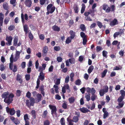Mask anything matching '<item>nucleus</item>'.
I'll list each match as a JSON object with an SVG mask.
<instances>
[{"mask_svg":"<svg viewBox=\"0 0 125 125\" xmlns=\"http://www.w3.org/2000/svg\"><path fill=\"white\" fill-rule=\"evenodd\" d=\"M31 93L29 91H28L26 94V96L28 98H30V100H26L25 104L26 106L29 109L31 108V106H34L35 103V99L34 98L31 97Z\"/></svg>","mask_w":125,"mask_h":125,"instance_id":"nucleus-2","label":"nucleus"},{"mask_svg":"<svg viewBox=\"0 0 125 125\" xmlns=\"http://www.w3.org/2000/svg\"><path fill=\"white\" fill-rule=\"evenodd\" d=\"M95 92L96 91L94 88H92L91 89V92L92 94H95Z\"/></svg>","mask_w":125,"mask_h":125,"instance_id":"nucleus-61","label":"nucleus"},{"mask_svg":"<svg viewBox=\"0 0 125 125\" xmlns=\"http://www.w3.org/2000/svg\"><path fill=\"white\" fill-rule=\"evenodd\" d=\"M48 51V47L47 46L43 47L42 50V56L44 57L46 56Z\"/></svg>","mask_w":125,"mask_h":125,"instance_id":"nucleus-12","label":"nucleus"},{"mask_svg":"<svg viewBox=\"0 0 125 125\" xmlns=\"http://www.w3.org/2000/svg\"><path fill=\"white\" fill-rule=\"evenodd\" d=\"M48 114V112L47 110L44 111L42 114V117L43 118H45L46 117Z\"/></svg>","mask_w":125,"mask_h":125,"instance_id":"nucleus-38","label":"nucleus"},{"mask_svg":"<svg viewBox=\"0 0 125 125\" xmlns=\"http://www.w3.org/2000/svg\"><path fill=\"white\" fill-rule=\"evenodd\" d=\"M52 28L54 31H59L60 30V28L56 25L53 26L52 27Z\"/></svg>","mask_w":125,"mask_h":125,"instance_id":"nucleus-23","label":"nucleus"},{"mask_svg":"<svg viewBox=\"0 0 125 125\" xmlns=\"http://www.w3.org/2000/svg\"><path fill=\"white\" fill-rule=\"evenodd\" d=\"M37 100L38 102H39L41 100V98L42 97V95L41 94H38L37 95Z\"/></svg>","mask_w":125,"mask_h":125,"instance_id":"nucleus-39","label":"nucleus"},{"mask_svg":"<svg viewBox=\"0 0 125 125\" xmlns=\"http://www.w3.org/2000/svg\"><path fill=\"white\" fill-rule=\"evenodd\" d=\"M29 28L28 27V26L27 24H25L23 26V30L25 32V34H27L28 32V37L32 41L34 37L31 33V31H28V30Z\"/></svg>","mask_w":125,"mask_h":125,"instance_id":"nucleus-4","label":"nucleus"},{"mask_svg":"<svg viewBox=\"0 0 125 125\" xmlns=\"http://www.w3.org/2000/svg\"><path fill=\"white\" fill-rule=\"evenodd\" d=\"M10 19L9 18H6L4 20V22L6 24H7L9 21Z\"/></svg>","mask_w":125,"mask_h":125,"instance_id":"nucleus-63","label":"nucleus"},{"mask_svg":"<svg viewBox=\"0 0 125 125\" xmlns=\"http://www.w3.org/2000/svg\"><path fill=\"white\" fill-rule=\"evenodd\" d=\"M85 98H86L87 101H89L90 100V96L89 94H86Z\"/></svg>","mask_w":125,"mask_h":125,"instance_id":"nucleus-46","label":"nucleus"},{"mask_svg":"<svg viewBox=\"0 0 125 125\" xmlns=\"http://www.w3.org/2000/svg\"><path fill=\"white\" fill-rule=\"evenodd\" d=\"M15 111L13 108L11 109V110L9 113L10 115H13L15 114Z\"/></svg>","mask_w":125,"mask_h":125,"instance_id":"nucleus-34","label":"nucleus"},{"mask_svg":"<svg viewBox=\"0 0 125 125\" xmlns=\"http://www.w3.org/2000/svg\"><path fill=\"white\" fill-rule=\"evenodd\" d=\"M72 39H72L70 37H68L67 38L66 41V44H69L71 42L72 40Z\"/></svg>","mask_w":125,"mask_h":125,"instance_id":"nucleus-36","label":"nucleus"},{"mask_svg":"<svg viewBox=\"0 0 125 125\" xmlns=\"http://www.w3.org/2000/svg\"><path fill=\"white\" fill-rule=\"evenodd\" d=\"M107 69H105L103 71V72L101 73V77L104 78L105 76L107 73Z\"/></svg>","mask_w":125,"mask_h":125,"instance_id":"nucleus-30","label":"nucleus"},{"mask_svg":"<svg viewBox=\"0 0 125 125\" xmlns=\"http://www.w3.org/2000/svg\"><path fill=\"white\" fill-rule=\"evenodd\" d=\"M120 92L121 95L119 97L117 100L118 102H121L122 101L125 96V91L124 90H121Z\"/></svg>","mask_w":125,"mask_h":125,"instance_id":"nucleus-7","label":"nucleus"},{"mask_svg":"<svg viewBox=\"0 0 125 125\" xmlns=\"http://www.w3.org/2000/svg\"><path fill=\"white\" fill-rule=\"evenodd\" d=\"M106 43L107 46L108 47L110 46L111 45L110 41L109 40H107Z\"/></svg>","mask_w":125,"mask_h":125,"instance_id":"nucleus-54","label":"nucleus"},{"mask_svg":"<svg viewBox=\"0 0 125 125\" xmlns=\"http://www.w3.org/2000/svg\"><path fill=\"white\" fill-rule=\"evenodd\" d=\"M6 66H4L3 64H1L0 65V71H3L6 68Z\"/></svg>","mask_w":125,"mask_h":125,"instance_id":"nucleus-37","label":"nucleus"},{"mask_svg":"<svg viewBox=\"0 0 125 125\" xmlns=\"http://www.w3.org/2000/svg\"><path fill=\"white\" fill-rule=\"evenodd\" d=\"M68 100L70 104H71L74 102L75 99L74 97H71L68 99Z\"/></svg>","mask_w":125,"mask_h":125,"instance_id":"nucleus-26","label":"nucleus"},{"mask_svg":"<svg viewBox=\"0 0 125 125\" xmlns=\"http://www.w3.org/2000/svg\"><path fill=\"white\" fill-rule=\"evenodd\" d=\"M79 110L83 113H86L88 112V110L86 108L84 107L80 108L79 109Z\"/></svg>","mask_w":125,"mask_h":125,"instance_id":"nucleus-18","label":"nucleus"},{"mask_svg":"<svg viewBox=\"0 0 125 125\" xmlns=\"http://www.w3.org/2000/svg\"><path fill=\"white\" fill-rule=\"evenodd\" d=\"M78 117H77V116H74L73 118V122H74L75 123L77 122H78V121L79 120V118Z\"/></svg>","mask_w":125,"mask_h":125,"instance_id":"nucleus-32","label":"nucleus"},{"mask_svg":"<svg viewBox=\"0 0 125 125\" xmlns=\"http://www.w3.org/2000/svg\"><path fill=\"white\" fill-rule=\"evenodd\" d=\"M25 3L26 6L30 7L32 4V1L31 0H25Z\"/></svg>","mask_w":125,"mask_h":125,"instance_id":"nucleus-14","label":"nucleus"},{"mask_svg":"<svg viewBox=\"0 0 125 125\" xmlns=\"http://www.w3.org/2000/svg\"><path fill=\"white\" fill-rule=\"evenodd\" d=\"M79 28L81 29V30L83 31H84L86 29L85 25L83 24H81L80 25Z\"/></svg>","mask_w":125,"mask_h":125,"instance_id":"nucleus-31","label":"nucleus"},{"mask_svg":"<svg viewBox=\"0 0 125 125\" xmlns=\"http://www.w3.org/2000/svg\"><path fill=\"white\" fill-rule=\"evenodd\" d=\"M109 115V113L108 112L104 113L103 115V118L105 119Z\"/></svg>","mask_w":125,"mask_h":125,"instance_id":"nucleus-57","label":"nucleus"},{"mask_svg":"<svg viewBox=\"0 0 125 125\" xmlns=\"http://www.w3.org/2000/svg\"><path fill=\"white\" fill-rule=\"evenodd\" d=\"M31 113L32 117L34 119H35L36 118V111L34 110H32L31 111Z\"/></svg>","mask_w":125,"mask_h":125,"instance_id":"nucleus-21","label":"nucleus"},{"mask_svg":"<svg viewBox=\"0 0 125 125\" xmlns=\"http://www.w3.org/2000/svg\"><path fill=\"white\" fill-rule=\"evenodd\" d=\"M10 63L9 64V68L10 69H12V65L13 64V61H14V59L13 58V56L11 54L10 57Z\"/></svg>","mask_w":125,"mask_h":125,"instance_id":"nucleus-15","label":"nucleus"},{"mask_svg":"<svg viewBox=\"0 0 125 125\" xmlns=\"http://www.w3.org/2000/svg\"><path fill=\"white\" fill-rule=\"evenodd\" d=\"M60 122L62 125H65V121L64 118H62L61 119Z\"/></svg>","mask_w":125,"mask_h":125,"instance_id":"nucleus-43","label":"nucleus"},{"mask_svg":"<svg viewBox=\"0 0 125 125\" xmlns=\"http://www.w3.org/2000/svg\"><path fill=\"white\" fill-rule=\"evenodd\" d=\"M81 80L79 79H78L76 80L75 83V84L76 85H79L81 84Z\"/></svg>","mask_w":125,"mask_h":125,"instance_id":"nucleus-42","label":"nucleus"},{"mask_svg":"<svg viewBox=\"0 0 125 125\" xmlns=\"http://www.w3.org/2000/svg\"><path fill=\"white\" fill-rule=\"evenodd\" d=\"M94 69V67L93 65L90 66L88 69V72L89 74Z\"/></svg>","mask_w":125,"mask_h":125,"instance_id":"nucleus-27","label":"nucleus"},{"mask_svg":"<svg viewBox=\"0 0 125 125\" xmlns=\"http://www.w3.org/2000/svg\"><path fill=\"white\" fill-rule=\"evenodd\" d=\"M94 10H90L88 11L85 12L84 13V16L87 17H85V19L86 21H92V20L90 18V17L88 16L89 14H92V13H94Z\"/></svg>","mask_w":125,"mask_h":125,"instance_id":"nucleus-6","label":"nucleus"},{"mask_svg":"<svg viewBox=\"0 0 125 125\" xmlns=\"http://www.w3.org/2000/svg\"><path fill=\"white\" fill-rule=\"evenodd\" d=\"M1 96L2 98H4V102L9 105L13 102L14 95L13 93L10 94L9 92L7 91L3 93Z\"/></svg>","mask_w":125,"mask_h":125,"instance_id":"nucleus-1","label":"nucleus"},{"mask_svg":"<svg viewBox=\"0 0 125 125\" xmlns=\"http://www.w3.org/2000/svg\"><path fill=\"white\" fill-rule=\"evenodd\" d=\"M16 1V0H10V3L11 4L13 5L14 7H15L16 5L15 3Z\"/></svg>","mask_w":125,"mask_h":125,"instance_id":"nucleus-53","label":"nucleus"},{"mask_svg":"<svg viewBox=\"0 0 125 125\" xmlns=\"http://www.w3.org/2000/svg\"><path fill=\"white\" fill-rule=\"evenodd\" d=\"M64 102L62 104V107L64 109H67V103L66 102L63 101Z\"/></svg>","mask_w":125,"mask_h":125,"instance_id":"nucleus-28","label":"nucleus"},{"mask_svg":"<svg viewBox=\"0 0 125 125\" xmlns=\"http://www.w3.org/2000/svg\"><path fill=\"white\" fill-rule=\"evenodd\" d=\"M3 8L6 10H8L9 9V7L8 3L6 2H4L3 3Z\"/></svg>","mask_w":125,"mask_h":125,"instance_id":"nucleus-16","label":"nucleus"},{"mask_svg":"<svg viewBox=\"0 0 125 125\" xmlns=\"http://www.w3.org/2000/svg\"><path fill=\"white\" fill-rule=\"evenodd\" d=\"M13 64H12V69H10H10L11 70H12V71L14 73L15 72L17 71V65L16 64L14 65L13 66Z\"/></svg>","mask_w":125,"mask_h":125,"instance_id":"nucleus-24","label":"nucleus"},{"mask_svg":"<svg viewBox=\"0 0 125 125\" xmlns=\"http://www.w3.org/2000/svg\"><path fill=\"white\" fill-rule=\"evenodd\" d=\"M4 15L2 12L0 13V23H3V19Z\"/></svg>","mask_w":125,"mask_h":125,"instance_id":"nucleus-25","label":"nucleus"},{"mask_svg":"<svg viewBox=\"0 0 125 125\" xmlns=\"http://www.w3.org/2000/svg\"><path fill=\"white\" fill-rule=\"evenodd\" d=\"M21 91L20 90H17L16 91V95L18 97H19L21 95Z\"/></svg>","mask_w":125,"mask_h":125,"instance_id":"nucleus-40","label":"nucleus"},{"mask_svg":"<svg viewBox=\"0 0 125 125\" xmlns=\"http://www.w3.org/2000/svg\"><path fill=\"white\" fill-rule=\"evenodd\" d=\"M16 80L18 81L19 83L21 84L22 83L23 81L22 79V77L21 75L18 74L16 76Z\"/></svg>","mask_w":125,"mask_h":125,"instance_id":"nucleus-11","label":"nucleus"},{"mask_svg":"<svg viewBox=\"0 0 125 125\" xmlns=\"http://www.w3.org/2000/svg\"><path fill=\"white\" fill-rule=\"evenodd\" d=\"M107 54V52L106 51L104 50L103 51V55L104 57L106 58Z\"/></svg>","mask_w":125,"mask_h":125,"instance_id":"nucleus-60","label":"nucleus"},{"mask_svg":"<svg viewBox=\"0 0 125 125\" xmlns=\"http://www.w3.org/2000/svg\"><path fill=\"white\" fill-rule=\"evenodd\" d=\"M74 22L73 20H71L69 21V25L70 27H71L73 24Z\"/></svg>","mask_w":125,"mask_h":125,"instance_id":"nucleus-58","label":"nucleus"},{"mask_svg":"<svg viewBox=\"0 0 125 125\" xmlns=\"http://www.w3.org/2000/svg\"><path fill=\"white\" fill-rule=\"evenodd\" d=\"M15 28V26L14 25H11L8 28L9 30L10 31L13 30Z\"/></svg>","mask_w":125,"mask_h":125,"instance_id":"nucleus-45","label":"nucleus"},{"mask_svg":"<svg viewBox=\"0 0 125 125\" xmlns=\"http://www.w3.org/2000/svg\"><path fill=\"white\" fill-rule=\"evenodd\" d=\"M49 6V7L50 8L49 9V11L50 12V13H52L55 10L56 8L54 6H53V5L52 4H50L48 5L47 7Z\"/></svg>","mask_w":125,"mask_h":125,"instance_id":"nucleus-10","label":"nucleus"},{"mask_svg":"<svg viewBox=\"0 0 125 125\" xmlns=\"http://www.w3.org/2000/svg\"><path fill=\"white\" fill-rule=\"evenodd\" d=\"M12 40V38L11 36H6V40L8 42H9V44L11 43Z\"/></svg>","mask_w":125,"mask_h":125,"instance_id":"nucleus-17","label":"nucleus"},{"mask_svg":"<svg viewBox=\"0 0 125 125\" xmlns=\"http://www.w3.org/2000/svg\"><path fill=\"white\" fill-rule=\"evenodd\" d=\"M50 124V122L48 120H45L44 122V125H49Z\"/></svg>","mask_w":125,"mask_h":125,"instance_id":"nucleus-55","label":"nucleus"},{"mask_svg":"<svg viewBox=\"0 0 125 125\" xmlns=\"http://www.w3.org/2000/svg\"><path fill=\"white\" fill-rule=\"evenodd\" d=\"M57 60L58 62H60L62 61V57L59 56L57 57Z\"/></svg>","mask_w":125,"mask_h":125,"instance_id":"nucleus-62","label":"nucleus"},{"mask_svg":"<svg viewBox=\"0 0 125 125\" xmlns=\"http://www.w3.org/2000/svg\"><path fill=\"white\" fill-rule=\"evenodd\" d=\"M108 87L107 86H105L104 89H101L99 91V94L100 96H103L104 94L105 93L108 92Z\"/></svg>","mask_w":125,"mask_h":125,"instance_id":"nucleus-8","label":"nucleus"},{"mask_svg":"<svg viewBox=\"0 0 125 125\" xmlns=\"http://www.w3.org/2000/svg\"><path fill=\"white\" fill-rule=\"evenodd\" d=\"M80 35L81 37L83 38L87 37L85 35L84 33L83 32H81L80 33Z\"/></svg>","mask_w":125,"mask_h":125,"instance_id":"nucleus-50","label":"nucleus"},{"mask_svg":"<svg viewBox=\"0 0 125 125\" xmlns=\"http://www.w3.org/2000/svg\"><path fill=\"white\" fill-rule=\"evenodd\" d=\"M18 41V39L17 37H15L14 38L13 42V45L16 46L17 45V43Z\"/></svg>","mask_w":125,"mask_h":125,"instance_id":"nucleus-29","label":"nucleus"},{"mask_svg":"<svg viewBox=\"0 0 125 125\" xmlns=\"http://www.w3.org/2000/svg\"><path fill=\"white\" fill-rule=\"evenodd\" d=\"M101 7L107 13H109L110 11L114 12L115 10V6L114 5H112L110 7H109L108 4L104 3Z\"/></svg>","mask_w":125,"mask_h":125,"instance_id":"nucleus-3","label":"nucleus"},{"mask_svg":"<svg viewBox=\"0 0 125 125\" xmlns=\"http://www.w3.org/2000/svg\"><path fill=\"white\" fill-rule=\"evenodd\" d=\"M30 76L29 74H27L25 75V77L26 80L28 81L29 80L30 78Z\"/></svg>","mask_w":125,"mask_h":125,"instance_id":"nucleus-48","label":"nucleus"},{"mask_svg":"<svg viewBox=\"0 0 125 125\" xmlns=\"http://www.w3.org/2000/svg\"><path fill=\"white\" fill-rule=\"evenodd\" d=\"M60 80L61 79H60L58 78L57 79L56 81L55 84L56 85H58L60 83Z\"/></svg>","mask_w":125,"mask_h":125,"instance_id":"nucleus-64","label":"nucleus"},{"mask_svg":"<svg viewBox=\"0 0 125 125\" xmlns=\"http://www.w3.org/2000/svg\"><path fill=\"white\" fill-rule=\"evenodd\" d=\"M83 45H85L86 44L87 42V37L83 38Z\"/></svg>","mask_w":125,"mask_h":125,"instance_id":"nucleus-49","label":"nucleus"},{"mask_svg":"<svg viewBox=\"0 0 125 125\" xmlns=\"http://www.w3.org/2000/svg\"><path fill=\"white\" fill-rule=\"evenodd\" d=\"M103 49L102 47L100 46H97L96 47V50L97 52H98Z\"/></svg>","mask_w":125,"mask_h":125,"instance_id":"nucleus-56","label":"nucleus"},{"mask_svg":"<svg viewBox=\"0 0 125 125\" xmlns=\"http://www.w3.org/2000/svg\"><path fill=\"white\" fill-rule=\"evenodd\" d=\"M97 96L95 94H92L91 97V99L92 101H94L96 99Z\"/></svg>","mask_w":125,"mask_h":125,"instance_id":"nucleus-47","label":"nucleus"},{"mask_svg":"<svg viewBox=\"0 0 125 125\" xmlns=\"http://www.w3.org/2000/svg\"><path fill=\"white\" fill-rule=\"evenodd\" d=\"M73 8L75 12L77 13L79 11V8L78 5L76 4H74L73 6Z\"/></svg>","mask_w":125,"mask_h":125,"instance_id":"nucleus-22","label":"nucleus"},{"mask_svg":"<svg viewBox=\"0 0 125 125\" xmlns=\"http://www.w3.org/2000/svg\"><path fill=\"white\" fill-rule=\"evenodd\" d=\"M44 78L45 75L43 73H40L39 75L38 76V78L37 79V85L36 87V88L38 89L39 87L40 82V80L42 81H43L44 80Z\"/></svg>","mask_w":125,"mask_h":125,"instance_id":"nucleus-5","label":"nucleus"},{"mask_svg":"<svg viewBox=\"0 0 125 125\" xmlns=\"http://www.w3.org/2000/svg\"><path fill=\"white\" fill-rule=\"evenodd\" d=\"M53 87L54 88V90L55 92L57 93H59L58 90L59 89V87L58 86L54 85L53 86Z\"/></svg>","mask_w":125,"mask_h":125,"instance_id":"nucleus-41","label":"nucleus"},{"mask_svg":"<svg viewBox=\"0 0 125 125\" xmlns=\"http://www.w3.org/2000/svg\"><path fill=\"white\" fill-rule=\"evenodd\" d=\"M54 49L55 51H58L61 50V48L59 46H55L54 47Z\"/></svg>","mask_w":125,"mask_h":125,"instance_id":"nucleus-52","label":"nucleus"},{"mask_svg":"<svg viewBox=\"0 0 125 125\" xmlns=\"http://www.w3.org/2000/svg\"><path fill=\"white\" fill-rule=\"evenodd\" d=\"M69 33L70 34V37L72 39H73L75 36V32L71 30L69 32Z\"/></svg>","mask_w":125,"mask_h":125,"instance_id":"nucleus-19","label":"nucleus"},{"mask_svg":"<svg viewBox=\"0 0 125 125\" xmlns=\"http://www.w3.org/2000/svg\"><path fill=\"white\" fill-rule=\"evenodd\" d=\"M118 23V22L116 19H115L110 23V25L111 26H114Z\"/></svg>","mask_w":125,"mask_h":125,"instance_id":"nucleus-13","label":"nucleus"},{"mask_svg":"<svg viewBox=\"0 0 125 125\" xmlns=\"http://www.w3.org/2000/svg\"><path fill=\"white\" fill-rule=\"evenodd\" d=\"M49 107L50 109L51 110V114L53 115V114H55L57 115V109L56 106L55 105H49Z\"/></svg>","mask_w":125,"mask_h":125,"instance_id":"nucleus-9","label":"nucleus"},{"mask_svg":"<svg viewBox=\"0 0 125 125\" xmlns=\"http://www.w3.org/2000/svg\"><path fill=\"white\" fill-rule=\"evenodd\" d=\"M98 26L100 28H101L103 27V25L102 23L100 21H97L96 22Z\"/></svg>","mask_w":125,"mask_h":125,"instance_id":"nucleus-35","label":"nucleus"},{"mask_svg":"<svg viewBox=\"0 0 125 125\" xmlns=\"http://www.w3.org/2000/svg\"><path fill=\"white\" fill-rule=\"evenodd\" d=\"M13 122L16 125L20 123V121L17 119H15Z\"/></svg>","mask_w":125,"mask_h":125,"instance_id":"nucleus-51","label":"nucleus"},{"mask_svg":"<svg viewBox=\"0 0 125 125\" xmlns=\"http://www.w3.org/2000/svg\"><path fill=\"white\" fill-rule=\"evenodd\" d=\"M118 105V106H117L116 108L118 109H119L120 108H122L124 104V101H122L121 102H119Z\"/></svg>","mask_w":125,"mask_h":125,"instance_id":"nucleus-20","label":"nucleus"},{"mask_svg":"<svg viewBox=\"0 0 125 125\" xmlns=\"http://www.w3.org/2000/svg\"><path fill=\"white\" fill-rule=\"evenodd\" d=\"M69 76L68 75H67L65 79V83H68L69 81Z\"/></svg>","mask_w":125,"mask_h":125,"instance_id":"nucleus-59","label":"nucleus"},{"mask_svg":"<svg viewBox=\"0 0 125 125\" xmlns=\"http://www.w3.org/2000/svg\"><path fill=\"white\" fill-rule=\"evenodd\" d=\"M24 119L25 121L29 120V119L27 114H26L24 115Z\"/></svg>","mask_w":125,"mask_h":125,"instance_id":"nucleus-44","label":"nucleus"},{"mask_svg":"<svg viewBox=\"0 0 125 125\" xmlns=\"http://www.w3.org/2000/svg\"><path fill=\"white\" fill-rule=\"evenodd\" d=\"M85 8V4H82V7L81 10V13H83L84 12Z\"/></svg>","mask_w":125,"mask_h":125,"instance_id":"nucleus-33","label":"nucleus"}]
</instances>
